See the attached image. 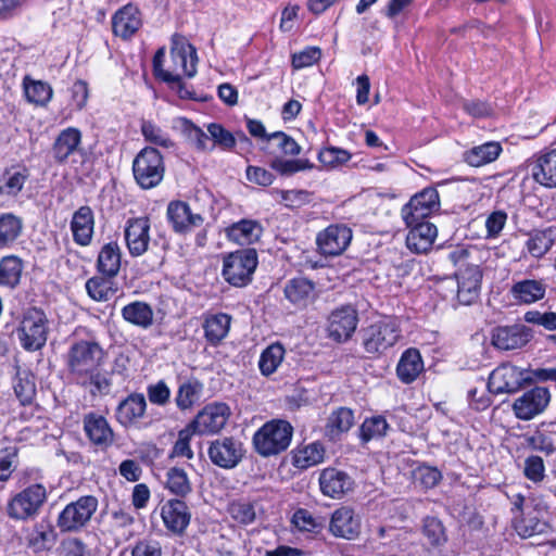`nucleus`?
<instances>
[{
	"instance_id": "1",
	"label": "nucleus",
	"mask_w": 556,
	"mask_h": 556,
	"mask_svg": "<svg viewBox=\"0 0 556 556\" xmlns=\"http://www.w3.org/2000/svg\"><path fill=\"white\" fill-rule=\"evenodd\" d=\"M469 252L466 249L457 248L450 253V260L458 271L457 278V300L463 305L472 304L479 296L482 271L477 264L467 263Z\"/></svg>"
},
{
	"instance_id": "2",
	"label": "nucleus",
	"mask_w": 556,
	"mask_h": 556,
	"mask_svg": "<svg viewBox=\"0 0 556 556\" xmlns=\"http://www.w3.org/2000/svg\"><path fill=\"white\" fill-rule=\"evenodd\" d=\"M293 433L286 420L266 422L253 437L256 452L263 456L276 455L288 448Z\"/></svg>"
},
{
	"instance_id": "3",
	"label": "nucleus",
	"mask_w": 556,
	"mask_h": 556,
	"mask_svg": "<svg viewBox=\"0 0 556 556\" xmlns=\"http://www.w3.org/2000/svg\"><path fill=\"white\" fill-rule=\"evenodd\" d=\"M132 173L135 180L142 189L156 187L165 173L162 154L155 148L142 149L132 162Z\"/></svg>"
},
{
	"instance_id": "4",
	"label": "nucleus",
	"mask_w": 556,
	"mask_h": 556,
	"mask_svg": "<svg viewBox=\"0 0 556 556\" xmlns=\"http://www.w3.org/2000/svg\"><path fill=\"white\" fill-rule=\"evenodd\" d=\"M256 266L255 249L239 250L224 257L223 277L233 287H244L252 280Z\"/></svg>"
},
{
	"instance_id": "5",
	"label": "nucleus",
	"mask_w": 556,
	"mask_h": 556,
	"mask_svg": "<svg viewBox=\"0 0 556 556\" xmlns=\"http://www.w3.org/2000/svg\"><path fill=\"white\" fill-rule=\"evenodd\" d=\"M104 352L96 342L80 341L75 343L68 353V367L71 372L81 380L96 371L103 358Z\"/></svg>"
},
{
	"instance_id": "6",
	"label": "nucleus",
	"mask_w": 556,
	"mask_h": 556,
	"mask_svg": "<svg viewBox=\"0 0 556 556\" xmlns=\"http://www.w3.org/2000/svg\"><path fill=\"white\" fill-rule=\"evenodd\" d=\"M47 500L42 484L36 483L17 493L8 504V515L16 520H26L38 514Z\"/></svg>"
},
{
	"instance_id": "7",
	"label": "nucleus",
	"mask_w": 556,
	"mask_h": 556,
	"mask_svg": "<svg viewBox=\"0 0 556 556\" xmlns=\"http://www.w3.org/2000/svg\"><path fill=\"white\" fill-rule=\"evenodd\" d=\"M531 382L532 379L526 370L510 364H502L490 374L488 389L494 394L516 393L523 384Z\"/></svg>"
},
{
	"instance_id": "8",
	"label": "nucleus",
	"mask_w": 556,
	"mask_h": 556,
	"mask_svg": "<svg viewBox=\"0 0 556 556\" xmlns=\"http://www.w3.org/2000/svg\"><path fill=\"white\" fill-rule=\"evenodd\" d=\"M47 317L45 313L37 308H31L24 316L18 328V338L24 349L37 351L41 349L47 341Z\"/></svg>"
},
{
	"instance_id": "9",
	"label": "nucleus",
	"mask_w": 556,
	"mask_h": 556,
	"mask_svg": "<svg viewBox=\"0 0 556 556\" xmlns=\"http://www.w3.org/2000/svg\"><path fill=\"white\" fill-rule=\"evenodd\" d=\"M400 338V331L393 323L379 321L362 331V340L368 354H382L393 346Z\"/></svg>"
},
{
	"instance_id": "10",
	"label": "nucleus",
	"mask_w": 556,
	"mask_h": 556,
	"mask_svg": "<svg viewBox=\"0 0 556 556\" xmlns=\"http://www.w3.org/2000/svg\"><path fill=\"white\" fill-rule=\"evenodd\" d=\"M98 507V500L87 495L79 497L62 510L58 519V526L62 531H75L84 527L92 517Z\"/></svg>"
},
{
	"instance_id": "11",
	"label": "nucleus",
	"mask_w": 556,
	"mask_h": 556,
	"mask_svg": "<svg viewBox=\"0 0 556 556\" xmlns=\"http://www.w3.org/2000/svg\"><path fill=\"white\" fill-rule=\"evenodd\" d=\"M440 199L435 188H425L415 194L402 208V215L407 226L421 220L439 211Z\"/></svg>"
},
{
	"instance_id": "12",
	"label": "nucleus",
	"mask_w": 556,
	"mask_h": 556,
	"mask_svg": "<svg viewBox=\"0 0 556 556\" xmlns=\"http://www.w3.org/2000/svg\"><path fill=\"white\" fill-rule=\"evenodd\" d=\"M170 59L174 64L170 72L174 74H185L187 77L195 75L197 50L182 35L174 34L172 36Z\"/></svg>"
},
{
	"instance_id": "13",
	"label": "nucleus",
	"mask_w": 556,
	"mask_h": 556,
	"mask_svg": "<svg viewBox=\"0 0 556 556\" xmlns=\"http://www.w3.org/2000/svg\"><path fill=\"white\" fill-rule=\"evenodd\" d=\"M230 416V408L225 403L206 405L189 424L199 434H213L220 431Z\"/></svg>"
},
{
	"instance_id": "14",
	"label": "nucleus",
	"mask_w": 556,
	"mask_h": 556,
	"mask_svg": "<svg viewBox=\"0 0 556 556\" xmlns=\"http://www.w3.org/2000/svg\"><path fill=\"white\" fill-rule=\"evenodd\" d=\"M352 240V230L344 225H330L319 232L316 243L319 252L326 256L342 254Z\"/></svg>"
},
{
	"instance_id": "15",
	"label": "nucleus",
	"mask_w": 556,
	"mask_h": 556,
	"mask_svg": "<svg viewBox=\"0 0 556 556\" xmlns=\"http://www.w3.org/2000/svg\"><path fill=\"white\" fill-rule=\"evenodd\" d=\"M212 463L222 468H233L243 457L241 442L233 438H222L213 441L208 447Z\"/></svg>"
},
{
	"instance_id": "16",
	"label": "nucleus",
	"mask_w": 556,
	"mask_h": 556,
	"mask_svg": "<svg viewBox=\"0 0 556 556\" xmlns=\"http://www.w3.org/2000/svg\"><path fill=\"white\" fill-rule=\"evenodd\" d=\"M549 402V392L546 388L535 387L518 397L513 409L517 418L530 420L541 414Z\"/></svg>"
},
{
	"instance_id": "17",
	"label": "nucleus",
	"mask_w": 556,
	"mask_h": 556,
	"mask_svg": "<svg viewBox=\"0 0 556 556\" xmlns=\"http://www.w3.org/2000/svg\"><path fill=\"white\" fill-rule=\"evenodd\" d=\"M357 321V313L351 306L336 309L329 316L328 334L337 342H344L355 331Z\"/></svg>"
},
{
	"instance_id": "18",
	"label": "nucleus",
	"mask_w": 556,
	"mask_h": 556,
	"mask_svg": "<svg viewBox=\"0 0 556 556\" xmlns=\"http://www.w3.org/2000/svg\"><path fill=\"white\" fill-rule=\"evenodd\" d=\"M532 338L531 330L523 325L497 327L492 333V344L504 351L520 349Z\"/></svg>"
},
{
	"instance_id": "19",
	"label": "nucleus",
	"mask_w": 556,
	"mask_h": 556,
	"mask_svg": "<svg viewBox=\"0 0 556 556\" xmlns=\"http://www.w3.org/2000/svg\"><path fill=\"white\" fill-rule=\"evenodd\" d=\"M81 137V131L75 127H67L58 135L51 148L56 164H65L70 156L83 150Z\"/></svg>"
},
{
	"instance_id": "20",
	"label": "nucleus",
	"mask_w": 556,
	"mask_h": 556,
	"mask_svg": "<svg viewBox=\"0 0 556 556\" xmlns=\"http://www.w3.org/2000/svg\"><path fill=\"white\" fill-rule=\"evenodd\" d=\"M150 223L147 217L129 219L125 229V240L131 256H140L150 242Z\"/></svg>"
},
{
	"instance_id": "21",
	"label": "nucleus",
	"mask_w": 556,
	"mask_h": 556,
	"mask_svg": "<svg viewBox=\"0 0 556 556\" xmlns=\"http://www.w3.org/2000/svg\"><path fill=\"white\" fill-rule=\"evenodd\" d=\"M329 531L337 538L354 540L361 533V521L351 508L341 507L333 511Z\"/></svg>"
},
{
	"instance_id": "22",
	"label": "nucleus",
	"mask_w": 556,
	"mask_h": 556,
	"mask_svg": "<svg viewBox=\"0 0 556 556\" xmlns=\"http://www.w3.org/2000/svg\"><path fill=\"white\" fill-rule=\"evenodd\" d=\"M167 218L175 232L186 233L203 224L200 214H192L189 205L184 201H172L167 206Z\"/></svg>"
},
{
	"instance_id": "23",
	"label": "nucleus",
	"mask_w": 556,
	"mask_h": 556,
	"mask_svg": "<svg viewBox=\"0 0 556 556\" xmlns=\"http://www.w3.org/2000/svg\"><path fill=\"white\" fill-rule=\"evenodd\" d=\"M409 232L406 237L407 248L415 253H427L437 238V227L424 219L415 222L408 226Z\"/></svg>"
},
{
	"instance_id": "24",
	"label": "nucleus",
	"mask_w": 556,
	"mask_h": 556,
	"mask_svg": "<svg viewBox=\"0 0 556 556\" xmlns=\"http://www.w3.org/2000/svg\"><path fill=\"white\" fill-rule=\"evenodd\" d=\"M321 492L332 498H340L352 490L353 480L351 477L336 468H326L319 477Z\"/></svg>"
},
{
	"instance_id": "25",
	"label": "nucleus",
	"mask_w": 556,
	"mask_h": 556,
	"mask_svg": "<svg viewBox=\"0 0 556 556\" xmlns=\"http://www.w3.org/2000/svg\"><path fill=\"white\" fill-rule=\"evenodd\" d=\"M161 515L165 527L175 534H182L191 518L187 504L180 500H169L162 507Z\"/></svg>"
},
{
	"instance_id": "26",
	"label": "nucleus",
	"mask_w": 556,
	"mask_h": 556,
	"mask_svg": "<svg viewBox=\"0 0 556 556\" xmlns=\"http://www.w3.org/2000/svg\"><path fill=\"white\" fill-rule=\"evenodd\" d=\"M84 430L88 439L97 446L108 447L114 441V432L108 420L96 413L85 415Z\"/></svg>"
},
{
	"instance_id": "27",
	"label": "nucleus",
	"mask_w": 556,
	"mask_h": 556,
	"mask_svg": "<svg viewBox=\"0 0 556 556\" xmlns=\"http://www.w3.org/2000/svg\"><path fill=\"white\" fill-rule=\"evenodd\" d=\"M533 179L546 188H556V148L529 164Z\"/></svg>"
},
{
	"instance_id": "28",
	"label": "nucleus",
	"mask_w": 556,
	"mask_h": 556,
	"mask_svg": "<svg viewBox=\"0 0 556 556\" xmlns=\"http://www.w3.org/2000/svg\"><path fill=\"white\" fill-rule=\"evenodd\" d=\"M94 218L89 206H80L73 215L71 230L74 241L86 247L90 244L93 235Z\"/></svg>"
},
{
	"instance_id": "29",
	"label": "nucleus",
	"mask_w": 556,
	"mask_h": 556,
	"mask_svg": "<svg viewBox=\"0 0 556 556\" xmlns=\"http://www.w3.org/2000/svg\"><path fill=\"white\" fill-rule=\"evenodd\" d=\"M147 408V401L141 393H131L123 400L116 408V418L125 427L135 424L143 417Z\"/></svg>"
},
{
	"instance_id": "30",
	"label": "nucleus",
	"mask_w": 556,
	"mask_h": 556,
	"mask_svg": "<svg viewBox=\"0 0 556 556\" xmlns=\"http://www.w3.org/2000/svg\"><path fill=\"white\" fill-rule=\"evenodd\" d=\"M137 8L128 4L117 11L112 21L113 33L124 39L131 37L141 26Z\"/></svg>"
},
{
	"instance_id": "31",
	"label": "nucleus",
	"mask_w": 556,
	"mask_h": 556,
	"mask_svg": "<svg viewBox=\"0 0 556 556\" xmlns=\"http://www.w3.org/2000/svg\"><path fill=\"white\" fill-rule=\"evenodd\" d=\"M315 285L304 277L289 280L283 289L286 298L296 307L303 308L314 299Z\"/></svg>"
},
{
	"instance_id": "32",
	"label": "nucleus",
	"mask_w": 556,
	"mask_h": 556,
	"mask_svg": "<svg viewBox=\"0 0 556 556\" xmlns=\"http://www.w3.org/2000/svg\"><path fill=\"white\" fill-rule=\"evenodd\" d=\"M424 370V362L417 349L406 350L396 366V375L403 383H412Z\"/></svg>"
},
{
	"instance_id": "33",
	"label": "nucleus",
	"mask_w": 556,
	"mask_h": 556,
	"mask_svg": "<svg viewBox=\"0 0 556 556\" xmlns=\"http://www.w3.org/2000/svg\"><path fill=\"white\" fill-rule=\"evenodd\" d=\"M262 233V226L252 219H242L227 228L229 240L240 245H249L258 241Z\"/></svg>"
},
{
	"instance_id": "34",
	"label": "nucleus",
	"mask_w": 556,
	"mask_h": 556,
	"mask_svg": "<svg viewBox=\"0 0 556 556\" xmlns=\"http://www.w3.org/2000/svg\"><path fill=\"white\" fill-rule=\"evenodd\" d=\"M98 270L108 278L115 277L121 268V250L116 242L102 247L97 261Z\"/></svg>"
},
{
	"instance_id": "35",
	"label": "nucleus",
	"mask_w": 556,
	"mask_h": 556,
	"mask_svg": "<svg viewBox=\"0 0 556 556\" xmlns=\"http://www.w3.org/2000/svg\"><path fill=\"white\" fill-rule=\"evenodd\" d=\"M502 152L500 142L489 141L480 146H476L464 154V160L475 167H479L495 161Z\"/></svg>"
},
{
	"instance_id": "36",
	"label": "nucleus",
	"mask_w": 556,
	"mask_h": 556,
	"mask_svg": "<svg viewBox=\"0 0 556 556\" xmlns=\"http://www.w3.org/2000/svg\"><path fill=\"white\" fill-rule=\"evenodd\" d=\"M231 317L227 314L219 313L207 317L203 328L205 339L212 344H219L228 334L230 329Z\"/></svg>"
},
{
	"instance_id": "37",
	"label": "nucleus",
	"mask_w": 556,
	"mask_h": 556,
	"mask_svg": "<svg viewBox=\"0 0 556 556\" xmlns=\"http://www.w3.org/2000/svg\"><path fill=\"white\" fill-rule=\"evenodd\" d=\"M13 389L22 405H30L37 393L35 375L27 369H17Z\"/></svg>"
},
{
	"instance_id": "38",
	"label": "nucleus",
	"mask_w": 556,
	"mask_h": 556,
	"mask_svg": "<svg viewBox=\"0 0 556 556\" xmlns=\"http://www.w3.org/2000/svg\"><path fill=\"white\" fill-rule=\"evenodd\" d=\"M510 292L520 303L531 304L544 298L545 287L538 280H522L516 282Z\"/></svg>"
},
{
	"instance_id": "39",
	"label": "nucleus",
	"mask_w": 556,
	"mask_h": 556,
	"mask_svg": "<svg viewBox=\"0 0 556 556\" xmlns=\"http://www.w3.org/2000/svg\"><path fill=\"white\" fill-rule=\"evenodd\" d=\"M122 316L128 323L142 328H148L153 323V311L151 306L140 301H136L124 306L122 309Z\"/></svg>"
},
{
	"instance_id": "40",
	"label": "nucleus",
	"mask_w": 556,
	"mask_h": 556,
	"mask_svg": "<svg viewBox=\"0 0 556 556\" xmlns=\"http://www.w3.org/2000/svg\"><path fill=\"white\" fill-rule=\"evenodd\" d=\"M325 450L323 444L314 442L293 452V465L300 469H307L324 460Z\"/></svg>"
},
{
	"instance_id": "41",
	"label": "nucleus",
	"mask_w": 556,
	"mask_h": 556,
	"mask_svg": "<svg viewBox=\"0 0 556 556\" xmlns=\"http://www.w3.org/2000/svg\"><path fill=\"white\" fill-rule=\"evenodd\" d=\"M56 541V533L49 523L40 522L35 526L28 538L27 545L35 553L50 549Z\"/></svg>"
},
{
	"instance_id": "42",
	"label": "nucleus",
	"mask_w": 556,
	"mask_h": 556,
	"mask_svg": "<svg viewBox=\"0 0 556 556\" xmlns=\"http://www.w3.org/2000/svg\"><path fill=\"white\" fill-rule=\"evenodd\" d=\"M23 262L15 255L4 256L0 261V285L15 288L21 280Z\"/></svg>"
},
{
	"instance_id": "43",
	"label": "nucleus",
	"mask_w": 556,
	"mask_h": 556,
	"mask_svg": "<svg viewBox=\"0 0 556 556\" xmlns=\"http://www.w3.org/2000/svg\"><path fill=\"white\" fill-rule=\"evenodd\" d=\"M23 229L22 219L12 214L4 213L0 215V248L12 244L21 235Z\"/></svg>"
},
{
	"instance_id": "44",
	"label": "nucleus",
	"mask_w": 556,
	"mask_h": 556,
	"mask_svg": "<svg viewBox=\"0 0 556 556\" xmlns=\"http://www.w3.org/2000/svg\"><path fill=\"white\" fill-rule=\"evenodd\" d=\"M24 90L27 100L36 105L45 106L52 98V88L48 83L24 78Z\"/></svg>"
},
{
	"instance_id": "45",
	"label": "nucleus",
	"mask_w": 556,
	"mask_h": 556,
	"mask_svg": "<svg viewBox=\"0 0 556 556\" xmlns=\"http://www.w3.org/2000/svg\"><path fill=\"white\" fill-rule=\"evenodd\" d=\"M553 244L554 237L551 229L530 232L529 239L526 242L528 252L535 258L544 256Z\"/></svg>"
},
{
	"instance_id": "46",
	"label": "nucleus",
	"mask_w": 556,
	"mask_h": 556,
	"mask_svg": "<svg viewBox=\"0 0 556 556\" xmlns=\"http://www.w3.org/2000/svg\"><path fill=\"white\" fill-rule=\"evenodd\" d=\"M285 356V348L280 343H273L261 354L258 367L264 376L274 374Z\"/></svg>"
},
{
	"instance_id": "47",
	"label": "nucleus",
	"mask_w": 556,
	"mask_h": 556,
	"mask_svg": "<svg viewBox=\"0 0 556 556\" xmlns=\"http://www.w3.org/2000/svg\"><path fill=\"white\" fill-rule=\"evenodd\" d=\"M353 424L354 414L352 409L340 407L328 418L327 431L331 437H336L350 430Z\"/></svg>"
},
{
	"instance_id": "48",
	"label": "nucleus",
	"mask_w": 556,
	"mask_h": 556,
	"mask_svg": "<svg viewBox=\"0 0 556 556\" xmlns=\"http://www.w3.org/2000/svg\"><path fill=\"white\" fill-rule=\"evenodd\" d=\"M166 488L170 493L185 497L192 488L186 471L182 468L172 467L166 473Z\"/></svg>"
},
{
	"instance_id": "49",
	"label": "nucleus",
	"mask_w": 556,
	"mask_h": 556,
	"mask_svg": "<svg viewBox=\"0 0 556 556\" xmlns=\"http://www.w3.org/2000/svg\"><path fill=\"white\" fill-rule=\"evenodd\" d=\"M112 281L104 277H92L86 282V290L89 296L96 301H108L114 293Z\"/></svg>"
},
{
	"instance_id": "50",
	"label": "nucleus",
	"mask_w": 556,
	"mask_h": 556,
	"mask_svg": "<svg viewBox=\"0 0 556 556\" xmlns=\"http://www.w3.org/2000/svg\"><path fill=\"white\" fill-rule=\"evenodd\" d=\"M389 425L384 417L374 416L366 418L361 426L359 435L364 442L386 435Z\"/></svg>"
},
{
	"instance_id": "51",
	"label": "nucleus",
	"mask_w": 556,
	"mask_h": 556,
	"mask_svg": "<svg viewBox=\"0 0 556 556\" xmlns=\"http://www.w3.org/2000/svg\"><path fill=\"white\" fill-rule=\"evenodd\" d=\"M29 173L26 168L18 172L5 170L3 175L4 182L0 186V193L7 195H16L28 179Z\"/></svg>"
},
{
	"instance_id": "52",
	"label": "nucleus",
	"mask_w": 556,
	"mask_h": 556,
	"mask_svg": "<svg viewBox=\"0 0 556 556\" xmlns=\"http://www.w3.org/2000/svg\"><path fill=\"white\" fill-rule=\"evenodd\" d=\"M528 444L535 451L552 455L556 450V432L536 431L528 439Z\"/></svg>"
},
{
	"instance_id": "53",
	"label": "nucleus",
	"mask_w": 556,
	"mask_h": 556,
	"mask_svg": "<svg viewBox=\"0 0 556 556\" xmlns=\"http://www.w3.org/2000/svg\"><path fill=\"white\" fill-rule=\"evenodd\" d=\"M319 161L328 167H338L351 159V153L344 149L328 147L318 153Z\"/></svg>"
},
{
	"instance_id": "54",
	"label": "nucleus",
	"mask_w": 556,
	"mask_h": 556,
	"mask_svg": "<svg viewBox=\"0 0 556 556\" xmlns=\"http://www.w3.org/2000/svg\"><path fill=\"white\" fill-rule=\"evenodd\" d=\"M422 532L432 545H440L446 541L443 523L437 517L425 518Z\"/></svg>"
},
{
	"instance_id": "55",
	"label": "nucleus",
	"mask_w": 556,
	"mask_h": 556,
	"mask_svg": "<svg viewBox=\"0 0 556 556\" xmlns=\"http://www.w3.org/2000/svg\"><path fill=\"white\" fill-rule=\"evenodd\" d=\"M197 433L193 428L188 425L186 428L181 429L178 432V439L175 442L173 447L170 457H187L191 459L193 457V452L190 447V440L192 435Z\"/></svg>"
},
{
	"instance_id": "56",
	"label": "nucleus",
	"mask_w": 556,
	"mask_h": 556,
	"mask_svg": "<svg viewBox=\"0 0 556 556\" xmlns=\"http://www.w3.org/2000/svg\"><path fill=\"white\" fill-rule=\"evenodd\" d=\"M228 511L235 520L243 525L251 523L255 519L254 506L249 502H232Z\"/></svg>"
},
{
	"instance_id": "57",
	"label": "nucleus",
	"mask_w": 556,
	"mask_h": 556,
	"mask_svg": "<svg viewBox=\"0 0 556 556\" xmlns=\"http://www.w3.org/2000/svg\"><path fill=\"white\" fill-rule=\"evenodd\" d=\"M207 131L210 134V139L214 141V144L220 146L224 149H231L236 144L235 136L225 129L220 124L212 123L207 126Z\"/></svg>"
},
{
	"instance_id": "58",
	"label": "nucleus",
	"mask_w": 556,
	"mask_h": 556,
	"mask_svg": "<svg viewBox=\"0 0 556 556\" xmlns=\"http://www.w3.org/2000/svg\"><path fill=\"white\" fill-rule=\"evenodd\" d=\"M199 391H200V384H198V383H195V384L191 383V382L182 383L179 387L176 399H175L177 406L182 410L190 408L193 405V403L195 401V396Z\"/></svg>"
},
{
	"instance_id": "59",
	"label": "nucleus",
	"mask_w": 556,
	"mask_h": 556,
	"mask_svg": "<svg viewBox=\"0 0 556 556\" xmlns=\"http://www.w3.org/2000/svg\"><path fill=\"white\" fill-rule=\"evenodd\" d=\"M141 131L144 139L153 144L164 148L173 147V141L155 125L150 122H143Z\"/></svg>"
},
{
	"instance_id": "60",
	"label": "nucleus",
	"mask_w": 556,
	"mask_h": 556,
	"mask_svg": "<svg viewBox=\"0 0 556 556\" xmlns=\"http://www.w3.org/2000/svg\"><path fill=\"white\" fill-rule=\"evenodd\" d=\"M321 58V50L317 47H308L299 53L292 55V66L303 68L317 63Z\"/></svg>"
},
{
	"instance_id": "61",
	"label": "nucleus",
	"mask_w": 556,
	"mask_h": 556,
	"mask_svg": "<svg viewBox=\"0 0 556 556\" xmlns=\"http://www.w3.org/2000/svg\"><path fill=\"white\" fill-rule=\"evenodd\" d=\"M147 393L152 404L164 406L169 402L170 390L163 380L148 386Z\"/></svg>"
},
{
	"instance_id": "62",
	"label": "nucleus",
	"mask_w": 556,
	"mask_h": 556,
	"mask_svg": "<svg viewBox=\"0 0 556 556\" xmlns=\"http://www.w3.org/2000/svg\"><path fill=\"white\" fill-rule=\"evenodd\" d=\"M525 320L529 324L543 326L547 330H556V313H541L539 311H529L525 314Z\"/></svg>"
},
{
	"instance_id": "63",
	"label": "nucleus",
	"mask_w": 556,
	"mask_h": 556,
	"mask_svg": "<svg viewBox=\"0 0 556 556\" xmlns=\"http://www.w3.org/2000/svg\"><path fill=\"white\" fill-rule=\"evenodd\" d=\"M415 478L418 480L426 489L434 488L442 479L441 472L430 466H420L415 471Z\"/></svg>"
},
{
	"instance_id": "64",
	"label": "nucleus",
	"mask_w": 556,
	"mask_h": 556,
	"mask_svg": "<svg viewBox=\"0 0 556 556\" xmlns=\"http://www.w3.org/2000/svg\"><path fill=\"white\" fill-rule=\"evenodd\" d=\"M131 556H162L161 543L152 539L140 540L132 547Z\"/></svg>"
}]
</instances>
